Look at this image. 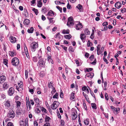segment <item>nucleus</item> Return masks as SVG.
Masks as SVG:
<instances>
[{
    "label": "nucleus",
    "mask_w": 126,
    "mask_h": 126,
    "mask_svg": "<svg viewBox=\"0 0 126 126\" xmlns=\"http://www.w3.org/2000/svg\"><path fill=\"white\" fill-rule=\"evenodd\" d=\"M38 53L40 54V56H39V54H38V58L39 60L38 63V64L41 67H44L45 64V62L44 61L43 59L41 58L42 52L41 49L38 51Z\"/></svg>",
    "instance_id": "1"
},
{
    "label": "nucleus",
    "mask_w": 126,
    "mask_h": 126,
    "mask_svg": "<svg viewBox=\"0 0 126 126\" xmlns=\"http://www.w3.org/2000/svg\"><path fill=\"white\" fill-rule=\"evenodd\" d=\"M31 50L34 52L36 50V49L38 47V44L35 42H33L31 45Z\"/></svg>",
    "instance_id": "2"
},
{
    "label": "nucleus",
    "mask_w": 126,
    "mask_h": 126,
    "mask_svg": "<svg viewBox=\"0 0 126 126\" xmlns=\"http://www.w3.org/2000/svg\"><path fill=\"white\" fill-rule=\"evenodd\" d=\"M19 63V59L16 57L13 58L11 61L12 64L14 66L17 65Z\"/></svg>",
    "instance_id": "3"
},
{
    "label": "nucleus",
    "mask_w": 126,
    "mask_h": 126,
    "mask_svg": "<svg viewBox=\"0 0 126 126\" xmlns=\"http://www.w3.org/2000/svg\"><path fill=\"white\" fill-rule=\"evenodd\" d=\"M74 20L72 17H70L68 19L67 22V25L70 27L74 25Z\"/></svg>",
    "instance_id": "4"
},
{
    "label": "nucleus",
    "mask_w": 126,
    "mask_h": 126,
    "mask_svg": "<svg viewBox=\"0 0 126 126\" xmlns=\"http://www.w3.org/2000/svg\"><path fill=\"white\" fill-rule=\"evenodd\" d=\"M7 117L9 119H12L15 116L14 112L12 110L9 111L7 115Z\"/></svg>",
    "instance_id": "5"
},
{
    "label": "nucleus",
    "mask_w": 126,
    "mask_h": 126,
    "mask_svg": "<svg viewBox=\"0 0 126 126\" xmlns=\"http://www.w3.org/2000/svg\"><path fill=\"white\" fill-rule=\"evenodd\" d=\"M18 86L16 84L14 85V87H15L16 88V89L19 91H21L23 90V88L22 87H23V85L22 84V83H18Z\"/></svg>",
    "instance_id": "6"
},
{
    "label": "nucleus",
    "mask_w": 126,
    "mask_h": 126,
    "mask_svg": "<svg viewBox=\"0 0 126 126\" xmlns=\"http://www.w3.org/2000/svg\"><path fill=\"white\" fill-rule=\"evenodd\" d=\"M14 89L12 87L10 88L8 92V95L9 96H12L14 93Z\"/></svg>",
    "instance_id": "7"
},
{
    "label": "nucleus",
    "mask_w": 126,
    "mask_h": 126,
    "mask_svg": "<svg viewBox=\"0 0 126 126\" xmlns=\"http://www.w3.org/2000/svg\"><path fill=\"white\" fill-rule=\"evenodd\" d=\"M72 119L73 120H75L77 117V113L76 111L72 112Z\"/></svg>",
    "instance_id": "8"
},
{
    "label": "nucleus",
    "mask_w": 126,
    "mask_h": 126,
    "mask_svg": "<svg viewBox=\"0 0 126 126\" xmlns=\"http://www.w3.org/2000/svg\"><path fill=\"white\" fill-rule=\"evenodd\" d=\"M82 27V25L81 23H80V22L77 24L75 26V28L77 30H79Z\"/></svg>",
    "instance_id": "9"
},
{
    "label": "nucleus",
    "mask_w": 126,
    "mask_h": 126,
    "mask_svg": "<svg viewBox=\"0 0 126 126\" xmlns=\"http://www.w3.org/2000/svg\"><path fill=\"white\" fill-rule=\"evenodd\" d=\"M80 38L82 42L84 43L86 40V36L84 34H81L80 35Z\"/></svg>",
    "instance_id": "10"
},
{
    "label": "nucleus",
    "mask_w": 126,
    "mask_h": 126,
    "mask_svg": "<svg viewBox=\"0 0 126 126\" xmlns=\"http://www.w3.org/2000/svg\"><path fill=\"white\" fill-rule=\"evenodd\" d=\"M121 3L119 1L116 2L115 5V7L117 9L120 8L121 7Z\"/></svg>",
    "instance_id": "11"
},
{
    "label": "nucleus",
    "mask_w": 126,
    "mask_h": 126,
    "mask_svg": "<svg viewBox=\"0 0 126 126\" xmlns=\"http://www.w3.org/2000/svg\"><path fill=\"white\" fill-rule=\"evenodd\" d=\"M9 40L11 43H15L16 41V38L12 36H10Z\"/></svg>",
    "instance_id": "12"
},
{
    "label": "nucleus",
    "mask_w": 126,
    "mask_h": 126,
    "mask_svg": "<svg viewBox=\"0 0 126 126\" xmlns=\"http://www.w3.org/2000/svg\"><path fill=\"white\" fill-rule=\"evenodd\" d=\"M27 99H26V104L27 105V108L28 106L29 107V109H31V105L30 104V101L29 100V98L28 99V100L27 99V97H26Z\"/></svg>",
    "instance_id": "13"
},
{
    "label": "nucleus",
    "mask_w": 126,
    "mask_h": 126,
    "mask_svg": "<svg viewBox=\"0 0 126 126\" xmlns=\"http://www.w3.org/2000/svg\"><path fill=\"white\" fill-rule=\"evenodd\" d=\"M6 79V77L5 76H1L0 77V83H3L5 80Z\"/></svg>",
    "instance_id": "14"
},
{
    "label": "nucleus",
    "mask_w": 126,
    "mask_h": 126,
    "mask_svg": "<svg viewBox=\"0 0 126 126\" xmlns=\"http://www.w3.org/2000/svg\"><path fill=\"white\" fill-rule=\"evenodd\" d=\"M56 103H58V102L56 101H55L51 105V108L53 110H55L57 108V107L56 106V107L55 106V105L56 104Z\"/></svg>",
    "instance_id": "15"
},
{
    "label": "nucleus",
    "mask_w": 126,
    "mask_h": 126,
    "mask_svg": "<svg viewBox=\"0 0 126 126\" xmlns=\"http://www.w3.org/2000/svg\"><path fill=\"white\" fill-rule=\"evenodd\" d=\"M9 54L10 56L13 57L14 56V55H16V53L15 51L13 50L12 51H9Z\"/></svg>",
    "instance_id": "16"
},
{
    "label": "nucleus",
    "mask_w": 126,
    "mask_h": 126,
    "mask_svg": "<svg viewBox=\"0 0 126 126\" xmlns=\"http://www.w3.org/2000/svg\"><path fill=\"white\" fill-rule=\"evenodd\" d=\"M82 91L86 92L87 94H88L89 93V91L88 89L85 86H84L82 87Z\"/></svg>",
    "instance_id": "17"
},
{
    "label": "nucleus",
    "mask_w": 126,
    "mask_h": 126,
    "mask_svg": "<svg viewBox=\"0 0 126 126\" xmlns=\"http://www.w3.org/2000/svg\"><path fill=\"white\" fill-rule=\"evenodd\" d=\"M94 75V73H89L86 74L85 75V77L92 78L93 77Z\"/></svg>",
    "instance_id": "18"
},
{
    "label": "nucleus",
    "mask_w": 126,
    "mask_h": 126,
    "mask_svg": "<svg viewBox=\"0 0 126 126\" xmlns=\"http://www.w3.org/2000/svg\"><path fill=\"white\" fill-rule=\"evenodd\" d=\"M55 15V13L52 10H50L48 12L47 15L50 16H54Z\"/></svg>",
    "instance_id": "19"
},
{
    "label": "nucleus",
    "mask_w": 126,
    "mask_h": 126,
    "mask_svg": "<svg viewBox=\"0 0 126 126\" xmlns=\"http://www.w3.org/2000/svg\"><path fill=\"white\" fill-rule=\"evenodd\" d=\"M30 20L27 19H25L23 23L25 25H28L30 22Z\"/></svg>",
    "instance_id": "20"
},
{
    "label": "nucleus",
    "mask_w": 126,
    "mask_h": 126,
    "mask_svg": "<svg viewBox=\"0 0 126 126\" xmlns=\"http://www.w3.org/2000/svg\"><path fill=\"white\" fill-rule=\"evenodd\" d=\"M76 7L79 10L80 12L82 11L83 7L82 5L79 4Z\"/></svg>",
    "instance_id": "21"
},
{
    "label": "nucleus",
    "mask_w": 126,
    "mask_h": 126,
    "mask_svg": "<svg viewBox=\"0 0 126 126\" xmlns=\"http://www.w3.org/2000/svg\"><path fill=\"white\" fill-rule=\"evenodd\" d=\"M5 106L7 107L8 108L10 107V102L9 100H7L5 102Z\"/></svg>",
    "instance_id": "22"
},
{
    "label": "nucleus",
    "mask_w": 126,
    "mask_h": 126,
    "mask_svg": "<svg viewBox=\"0 0 126 126\" xmlns=\"http://www.w3.org/2000/svg\"><path fill=\"white\" fill-rule=\"evenodd\" d=\"M25 52L26 55V56L27 58L28 59H29L30 58V56H29L28 50L27 49H25Z\"/></svg>",
    "instance_id": "23"
},
{
    "label": "nucleus",
    "mask_w": 126,
    "mask_h": 126,
    "mask_svg": "<svg viewBox=\"0 0 126 126\" xmlns=\"http://www.w3.org/2000/svg\"><path fill=\"white\" fill-rule=\"evenodd\" d=\"M16 103L17 108H19L21 104V102L18 101H16Z\"/></svg>",
    "instance_id": "24"
},
{
    "label": "nucleus",
    "mask_w": 126,
    "mask_h": 126,
    "mask_svg": "<svg viewBox=\"0 0 126 126\" xmlns=\"http://www.w3.org/2000/svg\"><path fill=\"white\" fill-rule=\"evenodd\" d=\"M84 33L86 35H89L90 33V32L87 28H86L84 30Z\"/></svg>",
    "instance_id": "25"
},
{
    "label": "nucleus",
    "mask_w": 126,
    "mask_h": 126,
    "mask_svg": "<svg viewBox=\"0 0 126 126\" xmlns=\"http://www.w3.org/2000/svg\"><path fill=\"white\" fill-rule=\"evenodd\" d=\"M62 32L64 34H69V30L68 29L67 30H63Z\"/></svg>",
    "instance_id": "26"
},
{
    "label": "nucleus",
    "mask_w": 126,
    "mask_h": 126,
    "mask_svg": "<svg viewBox=\"0 0 126 126\" xmlns=\"http://www.w3.org/2000/svg\"><path fill=\"white\" fill-rule=\"evenodd\" d=\"M34 100L35 102L37 104H39V99L38 97H34Z\"/></svg>",
    "instance_id": "27"
},
{
    "label": "nucleus",
    "mask_w": 126,
    "mask_h": 126,
    "mask_svg": "<svg viewBox=\"0 0 126 126\" xmlns=\"http://www.w3.org/2000/svg\"><path fill=\"white\" fill-rule=\"evenodd\" d=\"M22 111L19 109H17L16 110V113L18 115H20L21 114Z\"/></svg>",
    "instance_id": "28"
},
{
    "label": "nucleus",
    "mask_w": 126,
    "mask_h": 126,
    "mask_svg": "<svg viewBox=\"0 0 126 126\" xmlns=\"http://www.w3.org/2000/svg\"><path fill=\"white\" fill-rule=\"evenodd\" d=\"M42 5V3L41 2V0H39L37 2V6L39 7H41Z\"/></svg>",
    "instance_id": "29"
},
{
    "label": "nucleus",
    "mask_w": 126,
    "mask_h": 126,
    "mask_svg": "<svg viewBox=\"0 0 126 126\" xmlns=\"http://www.w3.org/2000/svg\"><path fill=\"white\" fill-rule=\"evenodd\" d=\"M34 31V29L33 27H31L30 29L28 30L27 32L29 33H33Z\"/></svg>",
    "instance_id": "30"
},
{
    "label": "nucleus",
    "mask_w": 126,
    "mask_h": 126,
    "mask_svg": "<svg viewBox=\"0 0 126 126\" xmlns=\"http://www.w3.org/2000/svg\"><path fill=\"white\" fill-rule=\"evenodd\" d=\"M8 87V85L7 82H5L3 84V88L5 89H7Z\"/></svg>",
    "instance_id": "31"
},
{
    "label": "nucleus",
    "mask_w": 126,
    "mask_h": 126,
    "mask_svg": "<svg viewBox=\"0 0 126 126\" xmlns=\"http://www.w3.org/2000/svg\"><path fill=\"white\" fill-rule=\"evenodd\" d=\"M64 38L66 39H70L72 37L71 34H69L67 35H65L64 36Z\"/></svg>",
    "instance_id": "32"
},
{
    "label": "nucleus",
    "mask_w": 126,
    "mask_h": 126,
    "mask_svg": "<svg viewBox=\"0 0 126 126\" xmlns=\"http://www.w3.org/2000/svg\"><path fill=\"white\" fill-rule=\"evenodd\" d=\"M55 38H57L58 39V40H60L61 39L60 36L61 35L59 33H58L55 35Z\"/></svg>",
    "instance_id": "33"
},
{
    "label": "nucleus",
    "mask_w": 126,
    "mask_h": 126,
    "mask_svg": "<svg viewBox=\"0 0 126 126\" xmlns=\"http://www.w3.org/2000/svg\"><path fill=\"white\" fill-rule=\"evenodd\" d=\"M24 13L25 16V17H27V16H28V14L26 9L25 8L24 9Z\"/></svg>",
    "instance_id": "34"
},
{
    "label": "nucleus",
    "mask_w": 126,
    "mask_h": 126,
    "mask_svg": "<svg viewBox=\"0 0 126 126\" xmlns=\"http://www.w3.org/2000/svg\"><path fill=\"white\" fill-rule=\"evenodd\" d=\"M75 94L73 92H72L70 96V99L71 100H73L75 98L74 96Z\"/></svg>",
    "instance_id": "35"
},
{
    "label": "nucleus",
    "mask_w": 126,
    "mask_h": 126,
    "mask_svg": "<svg viewBox=\"0 0 126 126\" xmlns=\"http://www.w3.org/2000/svg\"><path fill=\"white\" fill-rule=\"evenodd\" d=\"M91 104L92 106L93 109H97L96 105L95 103H92Z\"/></svg>",
    "instance_id": "36"
},
{
    "label": "nucleus",
    "mask_w": 126,
    "mask_h": 126,
    "mask_svg": "<svg viewBox=\"0 0 126 126\" xmlns=\"http://www.w3.org/2000/svg\"><path fill=\"white\" fill-rule=\"evenodd\" d=\"M69 52H74L75 50L74 48L72 46H70L69 48Z\"/></svg>",
    "instance_id": "37"
},
{
    "label": "nucleus",
    "mask_w": 126,
    "mask_h": 126,
    "mask_svg": "<svg viewBox=\"0 0 126 126\" xmlns=\"http://www.w3.org/2000/svg\"><path fill=\"white\" fill-rule=\"evenodd\" d=\"M50 119H51L49 117L46 116L45 118V122H49Z\"/></svg>",
    "instance_id": "38"
},
{
    "label": "nucleus",
    "mask_w": 126,
    "mask_h": 126,
    "mask_svg": "<svg viewBox=\"0 0 126 126\" xmlns=\"http://www.w3.org/2000/svg\"><path fill=\"white\" fill-rule=\"evenodd\" d=\"M32 10L35 13L36 15H37L38 13V10L37 9H35L34 8H33Z\"/></svg>",
    "instance_id": "39"
},
{
    "label": "nucleus",
    "mask_w": 126,
    "mask_h": 126,
    "mask_svg": "<svg viewBox=\"0 0 126 126\" xmlns=\"http://www.w3.org/2000/svg\"><path fill=\"white\" fill-rule=\"evenodd\" d=\"M58 94L57 92L53 96V98H57L58 99Z\"/></svg>",
    "instance_id": "40"
},
{
    "label": "nucleus",
    "mask_w": 126,
    "mask_h": 126,
    "mask_svg": "<svg viewBox=\"0 0 126 126\" xmlns=\"http://www.w3.org/2000/svg\"><path fill=\"white\" fill-rule=\"evenodd\" d=\"M52 83L53 82H51L49 83L48 82V86L49 88H51L52 87H53V86L52 85Z\"/></svg>",
    "instance_id": "41"
},
{
    "label": "nucleus",
    "mask_w": 126,
    "mask_h": 126,
    "mask_svg": "<svg viewBox=\"0 0 126 126\" xmlns=\"http://www.w3.org/2000/svg\"><path fill=\"white\" fill-rule=\"evenodd\" d=\"M41 110L42 111H43L45 113H46L47 112L46 109L43 107H42Z\"/></svg>",
    "instance_id": "42"
},
{
    "label": "nucleus",
    "mask_w": 126,
    "mask_h": 126,
    "mask_svg": "<svg viewBox=\"0 0 126 126\" xmlns=\"http://www.w3.org/2000/svg\"><path fill=\"white\" fill-rule=\"evenodd\" d=\"M60 122L61 126H64L65 123L64 120H61Z\"/></svg>",
    "instance_id": "43"
},
{
    "label": "nucleus",
    "mask_w": 126,
    "mask_h": 126,
    "mask_svg": "<svg viewBox=\"0 0 126 126\" xmlns=\"http://www.w3.org/2000/svg\"><path fill=\"white\" fill-rule=\"evenodd\" d=\"M8 61L6 59H4L3 61V62L4 64L7 66V64H8Z\"/></svg>",
    "instance_id": "44"
},
{
    "label": "nucleus",
    "mask_w": 126,
    "mask_h": 126,
    "mask_svg": "<svg viewBox=\"0 0 126 126\" xmlns=\"http://www.w3.org/2000/svg\"><path fill=\"white\" fill-rule=\"evenodd\" d=\"M47 18L49 20L50 23H52L54 22V21L52 20L53 18H50L49 17H47Z\"/></svg>",
    "instance_id": "45"
},
{
    "label": "nucleus",
    "mask_w": 126,
    "mask_h": 126,
    "mask_svg": "<svg viewBox=\"0 0 126 126\" xmlns=\"http://www.w3.org/2000/svg\"><path fill=\"white\" fill-rule=\"evenodd\" d=\"M61 47H62L63 49L65 51V52H66L67 47H65L63 45H61Z\"/></svg>",
    "instance_id": "46"
},
{
    "label": "nucleus",
    "mask_w": 126,
    "mask_h": 126,
    "mask_svg": "<svg viewBox=\"0 0 126 126\" xmlns=\"http://www.w3.org/2000/svg\"><path fill=\"white\" fill-rule=\"evenodd\" d=\"M24 121L22 120L20 122V126H24Z\"/></svg>",
    "instance_id": "47"
},
{
    "label": "nucleus",
    "mask_w": 126,
    "mask_h": 126,
    "mask_svg": "<svg viewBox=\"0 0 126 126\" xmlns=\"http://www.w3.org/2000/svg\"><path fill=\"white\" fill-rule=\"evenodd\" d=\"M33 61L34 62H37L38 61V59L37 57H34L33 58Z\"/></svg>",
    "instance_id": "48"
},
{
    "label": "nucleus",
    "mask_w": 126,
    "mask_h": 126,
    "mask_svg": "<svg viewBox=\"0 0 126 126\" xmlns=\"http://www.w3.org/2000/svg\"><path fill=\"white\" fill-rule=\"evenodd\" d=\"M56 7V8L60 11L61 13H62V8L60 7L59 6H57Z\"/></svg>",
    "instance_id": "49"
},
{
    "label": "nucleus",
    "mask_w": 126,
    "mask_h": 126,
    "mask_svg": "<svg viewBox=\"0 0 126 126\" xmlns=\"http://www.w3.org/2000/svg\"><path fill=\"white\" fill-rule=\"evenodd\" d=\"M84 124L86 125H88L89 123V121L87 119L84 120Z\"/></svg>",
    "instance_id": "50"
},
{
    "label": "nucleus",
    "mask_w": 126,
    "mask_h": 126,
    "mask_svg": "<svg viewBox=\"0 0 126 126\" xmlns=\"http://www.w3.org/2000/svg\"><path fill=\"white\" fill-rule=\"evenodd\" d=\"M60 97L62 98H63V93L61 90L60 93Z\"/></svg>",
    "instance_id": "51"
},
{
    "label": "nucleus",
    "mask_w": 126,
    "mask_h": 126,
    "mask_svg": "<svg viewBox=\"0 0 126 126\" xmlns=\"http://www.w3.org/2000/svg\"><path fill=\"white\" fill-rule=\"evenodd\" d=\"M7 126H14L12 123L11 122H9L8 123Z\"/></svg>",
    "instance_id": "52"
},
{
    "label": "nucleus",
    "mask_w": 126,
    "mask_h": 126,
    "mask_svg": "<svg viewBox=\"0 0 126 126\" xmlns=\"http://www.w3.org/2000/svg\"><path fill=\"white\" fill-rule=\"evenodd\" d=\"M42 11L45 13L47 11V9L45 7H42Z\"/></svg>",
    "instance_id": "53"
},
{
    "label": "nucleus",
    "mask_w": 126,
    "mask_h": 126,
    "mask_svg": "<svg viewBox=\"0 0 126 126\" xmlns=\"http://www.w3.org/2000/svg\"><path fill=\"white\" fill-rule=\"evenodd\" d=\"M105 96L106 99L108 100H109V97L107 93H105Z\"/></svg>",
    "instance_id": "54"
},
{
    "label": "nucleus",
    "mask_w": 126,
    "mask_h": 126,
    "mask_svg": "<svg viewBox=\"0 0 126 126\" xmlns=\"http://www.w3.org/2000/svg\"><path fill=\"white\" fill-rule=\"evenodd\" d=\"M25 73L26 76V79H27L28 78V71L27 70H25Z\"/></svg>",
    "instance_id": "55"
},
{
    "label": "nucleus",
    "mask_w": 126,
    "mask_h": 126,
    "mask_svg": "<svg viewBox=\"0 0 126 126\" xmlns=\"http://www.w3.org/2000/svg\"><path fill=\"white\" fill-rule=\"evenodd\" d=\"M57 114L58 116L59 119H61V116L60 115L59 111L58 110V111H57Z\"/></svg>",
    "instance_id": "56"
},
{
    "label": "nucleus",
    "mask_w": 126,
    "mask_h": 126,
    "mask_svg": "<svg viewBox=\"0 0 126 126\" xmlns=\"http://www.w3.org/2000/svg\"><path fill=\"white\" fill-rule=\"evenodd\" d=\"M96 63V58L94 59V61L92 63H91L93 65H95Z\"/></svg>",
    "instance_id": "57"
},
{
    "label": "nucleus",
    "mask_w": 126,
    "mask_h": 126,
    "mask_svg": "<svg viewBox=\"0 0 126 126\" xmlns=\"http://www.w3.org/2000/svg\"><path fill=\"white\" fill-rule=\"evenodd\" d=\"M94 58V56L93 55H92L89 57V59L91 61H92Z\"/></svg>",
    "instance_id": "58"
},
{
    "label": "nucleus",
    "mask_w": 126,
    "mask_h": 126,
    "mask_svg": "<svg viewBox=\"0 0 126 126\" xmlns=\"http://www.w3.org/2000/svg\"><path fill=\"white\" fill-rule=\"evenodd\" d=\"M120 110V108H116V110H115V111L117 113L119 112Z\"/></svg>",
    "instance_id": "59"
},
{
    "label": "nucleus",
    "mask_w": 126,
    "mask_h": 126,
    "mask_svg": "<svg viewBox=\"0 0 126 126\" xmlns=\"http://www.w3.org/2000/svg\"><path fill=\"white\" fill-rule=\"evenodd\" d=\"M35 111L37 113H39L40 112V110L39 108H37L35 110Z\"/></svg>",
    "instance_id": "60"
},
{
    "label": "nucleus",
    "mask_w": 126,
    "mask_h": 126,
    "mask_svg": "<svg viewBox=\"0 0 126 126\" xmlns=\"http://www.w3.org/2000/svg\"><path fill=\"white\" fill-rule=\"evenodd\" d=\"M110 108L111 109L113 110L112 111H113L114 112L115 111V110H116V108H115V107L113 106H110Z\"/></svg>",
    "instance_id": "61"
},
{
    "label": "nucleus",
    "mask_w": 126,
    "mask_h": 126,
    "mask_svg": "<svg viewBox=\"0 0 126 126\" xmlns=\"http://www.w3.org/2000/svg\"><path fill=\"white\" fill-rule=\"evenodd\" d=\"M94 33H92L90 36V38L92 39H93L94 38Z\"/></svg>",
    "instance_id": "62"
},
{
    "label": "nucleus",
    "mask_w": 126,
    "mask_h": 126,
    "mask_svg": "<svg viewBox=\"0 0 126 126\" xmlns=\"http://www.w3.org/2000/svg\"><path fill=\"white\" fill-rule=\"evenodd\" d=\"M103 59L104 61L106 62V64H107L109 63V62L107 61V59L105 58V57L103 58Z\"/></svg>",
    "instance_id": "63"
},
{
    "label": "nucleus",
    "mask_w": 126,
    "mask_h": 126,
    "mask_svg": "<svg viewBox=\"0 0 126 126\" xmlns=\"http://www.w3.org/2000/svg\"><path fill=\"white\" fill-rule=\"evenodd\" d=\"M108 25V22H104L102 24L103 26H106V25Z\"/></svg>",
    "instance_id": "64"
}]
</instances>
